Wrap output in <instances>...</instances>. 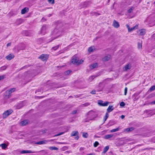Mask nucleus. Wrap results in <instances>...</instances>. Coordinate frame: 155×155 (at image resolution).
I'll list each match as a JSON object with an SVG mask.
<instances>
[{"label": "nucleus", "mask_w": 155, "mask_h": 155, "mask_svg": "<svg viewBox=\"0 0 155 155\" xmlns=\"http://www.w3.org/2000/svg\"><path fill=\"white\" fill-rule=\"evenodd\" d=\"M152 39H155V34H153L152 36Z\"/></svg>", "instance_id": "nucleus-48"}, {"label": "nucleus", "mask_w": 155, "mask_h": 155, "mask_svg": "<svg viewBox=\"0 0 155 155\" xmlns=\"http://www.w3.org/2000/svg\"><path fill=\"white\" fill-rule=\"evenodd\" d=\"M98 104L100 106H107L109 104V102L107 101L103 102V101L101 100L98 101Z\"/></svg>", "instance_id": "nucleus-7"}, {"label": "nucleus", "mask_w": 155, "mask_h": 155, "mask_svg": "<svg viewBox=\"0 0 155 155\" xmlns=\"http://www.w3.org/2000/svg\"><path fill=\"white\" fill-rule=\"evenodd\" d=\"M48 148L51 150H58V148L55 147H49Z\"/></svg>", "instance_id": "nucleus-29"}, {"label": "nucleus", "mask_w": 155, "mask_h": 155, "mask_svg": "<svg viewBox=\"0 0 155 155\" xmlns=\"http://www.w3.org/2000/svg\"><path fill=\"white\" fill-rule=\"evenodd\" d=\"M7 68V66H4L1 67V70H5L6 68Z\"/></svg>", "instance_id": "nucleus-39"}, {"label": "nucleus", "mask_w": 155, "mask_h": 155, "mask_svg": "<svg viewBox=\"0 0 155 155\" xmlns=\"http://www.w3.org/2000/svg\"><path fill=\"white\" fill-rule=\"evenodd\" d=\"M48 58V56L46 54H42L38 58L43 61H46Z\"/></svg>", "instance_id": "nucleus-9"}, {"label": "nucleus", "mask_w": 155, "mask_h": 155, "mask_svg": "<svg viewBox=\"0 0 155 155\" xmlns=\"http://www.w3.org/2000/svg\"><path fill=\"white\" fill-rule=\"evenodd\" d=\"M61 45H58L56 46H54V47H53L51 49L52 50H54V51H55L59 47L61 46Z\"/></svg>", "instance_id": "nucleus-32"}, {"label": "nucleus", "mask_w": 155, "mask_h": 155, "mask_svg": "<svg viewBox=\"0 0 155 155\" xmlns=\"http://www.w3.org/2000/svg\"><path fill=\"white\" fill-rule=\"evenodd\" d=\"M61 30H58L56 28L54 29L53 33V35L54 36L57 35V36L55 38H56L61 35Z\"/></svg>", "instance_id": "nucleus-5"}, {"label": "nucleus", "mask_w": 155, "mask_h": 155, "mask_svg": "<svg viewBox=\"0 0 155 155\" xmlns=\"http://www.w3.org/2000/svg\"><path fill=\"white\" fill-rule=\"evenodd\" d=\"M99 144V143L97 141H96L94 143V147H96Z\"/></svg>", "instance_id": "nucleus-38"}, {"label": "nucleus", "mask_w": 155, "mask_h": 155, "mask_svg": "<svg viewBox=\"0 0 155 155\" xmlns=\"http://www.w3.org/2000/svg\"><path fill=\"white\" fill-rule=\"evenodd\" d=\"M155 90V85L151 86L149 90L150 91H153Z\"/></svg>", "instance_id": "nucleus-34"}, {"label": "nucleus", "mask_w": 155, "mask_h": 155, "mask_svg": "<svg viewBox=\"0 0 155 155\" xmlns=\"http://www.w3.org/2000/svg\"><path fill=\"white\" fill-rule=\"evenodd\" d=\"M91 93L93 94H96V91L95 90H93L91 92Z\"/></svg>", "instance_id": "nucleus-47"}, {"label": "nucleus", "mask_w": 155, "mask_h": 155, "mask_svg": "<svg viewBox=\"0 0 155 155\" xmlns=\"http://www.w3.org/2000/svg\"><path fill=\"white\" fill-rule=\"evenodd\" d=\"M49 141L46 140H42L36 142L35 143L38 145H41L44 144H46Z\"/></svg>", "instance_id": "nucleus-12"}, {"label": "nucleus", "mask_w": 155, "mask_h": 155, "mask_svg": "<svg viewBox=\"0 0 155 155\" xmlns=\"http://www.w3.org/2000/svg\"><path fill=\"white\" fill-rule=\"evenodd\" d=\"M8 145L5 143H3L1 144V146L2 149L6 150L7 148Z\"/></svg>", "instance_id": "nucleus-26"}, {"label": "nucleus", "mask_w": 155, "mask_h": 155, "mask_svg": "<svg viewBox=\"0 0 155 155\" xmlns=\"http://www.w3.org/2000/svg\"><path fill=\"white\" fill-rule=\"evenodd\" d=\"M80 150H83V148H82V147H81V148H80Z\"/></svg>", "instance_id": "nucleus-56"}, {"label": "nucleus", "mask_w": 155, "mask_h": 155, "mask_svg": "<svg viewBox=\"0 0 155 155\" xmlns=\"http://www.w3.org/2000/svg\"><path fill=\"white\" fill-rule=\"evenodd\" d=\"M109 114L108 113H106L105 115V117L104 118V120L105 122L107 120V118L108 117Z\"/></svg>", "instance_id": "nucleus-35"}, {"label": "nucleus", "mask_w": 155, "mask_h": 155, "mask_svg": "<svg viewBox=\"0 0 155 155\" xmlns=\"http://www.w3.org/2000/svg\"><path fill=\"white\" fill-rule=\"evenodd\" d=\"M114 108H113V107L112 105H109L108 107V108L107 109V111L108 112H110L112 111Z\"/></svg>", "instance_id": "nucleus-20"}, {"label": "nucleus", "mask_w": 155, "mask_h": 155, "mask_svg": "<svg viewBox=\"0 0 155 155\" xmlns=\"http://www.w3.org/2000/svg\"><path fill=\"white\" fill-rule=\"evenodd\" d=\"M43 18H42V20H43Z\"/></svg>", "instance_id": "nucleus-62"}, {"label": "nucleus", "mask_w": 155, "mask_h": 155, "mask_svg": "<svg viewBox=\"0 0 155 155\" xmlns=\"http://www.w3.org/2000/svg\"><path fill=\"white\" fill-rule=\"evenodd\" d=\"M132 65L131 63H129L125 65L123 68V70L124 71H127L130 70L132 68Z\"/></svg>", "instance_id": "nucleus-8"}, {"label": "nucleus", "mask_w": 155, "mask_h": 155, "mask_svg": "<svg viewBox=\"0 0 155 155\" xmlns=\"http://www.w3.org/2000/svg\"><path fill=\"white\" fill-rule=\"evenodd\" d=\"M40 152H42L43 153H45L46 152V151L45 150H42L40 151Z\"/></svg>", "instance_id": "nucleus-54"}, {"label": "nucleus", "mask_w": 155, "mask_h": 155, "mask_svg": "<svg viewBox=\"0 0 155 155\" xmlns=\"http://www.w3.org/2000/svg\"><path fill=\"white\" fill-rule=\"evenodd\" d=\"M36 152H37L33 151L31 150H22L21 152V154L25 153H35Z\"/></svg>", "instance_id": "nucleus-13"}, {"label": "nucleus", "mask_w": 155, "mask_h": 155, "mask_svg": "<svg viewBox=\"0 0 155 155\" xmlns=\"http://www.w3.org/2000/svg\"><path fill=\"white\" fill-rule=\"evenodd\" d=\"M97 76H96L93 75L89 77V78L87 79L88 81L89 82H91Z\"/></svg>", "instance_id": "nucleus-21"}, {"label": "nucleus", "mask_w": 155, "mask_h": 155, "mask_svg": "<svg viewBox=\"0 0 155 155\" xmlns=\"http://www.w3.org/2000/svg\"><path fill=\"white\" fill-rule=\"evenodd\" d=\"M153 4H155V1L154 2V3H153Z\"/></svg>", "instance_id": "nucleus-61"}, {"label": "nucleus", "mask_w": 155, "mask_h": 155, "mask_svg": "<svg viewBox=\"0 0 155 155\" xmlns=\"http://www.w3.org/2000/svg\"><path fill=\"white\" fill-rule=\"evenodd\" d=\"M151 104H155V100L154 101H153L151 103Z\"/></svg>", "instance_id": "nucleus-53"}, {"label": "nucleus", "mask_w": 155, "mask_h": 155, "mask_svg": "<svg viewBox=\"0 0 155 155\" xmlns=\"http://www.w3.org/2000/svg\"><path fill=\"white\" fill-rule=\"evenodd\" d=\"M78 61H79L77 59V58L75 57H73L72 58L71 60L72 63L73 64L76 63L77 64H78Z\"/></svg>", "instance_id": "nucleus-15"}, {"label": "nucleus", "mask_w": 155, "mask_h": 155, "mask_svg": "<svg viewBox=\"0 0 155 155\" xmlns=\"http://www.w3.org/2000/svg\"><path fill=\"white\" fill-rule=\"evenodd\" d=\"M138 48V49H141L142 48V41H139L137 43Z\"/></svg>", "instance_id": "nucleus-27"}, {"label": "nucleus", "mask_w": 155, "mask_h": 155, "mask_svg": "<svg viewBox=\"0 0 155 155\" xmlns=\"http://www.w3.org/2000/svg\"><path fill=\"white\" fill-rule=\"evenodd\" d=\"M113 25L115 28H118L120 26L119 23L115 20H114L113 21Z\"/></svg>", "instance_id": "nucleus-14"}, {"label": "nucleus", "mask_w": 155, "mask_h": 155, "mask_svg": "<svg viewBox=\"0 0 155 155\" xmlns=\"http://www.w3.org/2000/svg\"><path fill=\"white\" fill-rule=\"evenodd\" d=\"M78 134V132L77 131H72L71 134V136H77Z\"/></svg>", "instance_id": "nucleus-25"}, {"label": "nucleus", "mask_w": 155, "mask_h": 155, "mask_svg": "<svg viewBox=\"0 0 155 155\" xmlns=\"http://www.w3.org/2000/svg\"><path fill=\"white\" fill-rule=\"evenodd\" d=\"M134 128L133 127H130L129 128H127L124 129V132H130L134 130Z\"/></svg>", "instance_id": "nucleus-16"}, {"label": "nucleus", "mask_w": 155, "mask_h": 155, "mask_svg": "<svg viewBox=\"0 0 155 155\" xmlns=\"http://www.w3.org/2000/svg\"><path fill=\"white\" fill-rule=\"evenodd\" d=\"M110 58V55H108L103 58V60L104 61H106L109 60Z\"/></svg>", "instance_id": "nucleus-19"}, {"label": "nucleus", "mask_w": 155, "mask_h": 155, "mask_svg": "<svg viewBox=\"0 0 155 155\" xmlns=\"http://www.w3.org/2000/svg\"><path fill=\"white\" fill-rule=\"evenodd\" d=\"M54 0H48V2L51 4H54Z\"/></svg>", "instance_id": "nucleus-43"}, {"label": "nucleus", "mask_w": 155, "mask_h": 155, "mask_svg": "<svg viewBox=\"0 0 155 155\" xmlns=\"http://www.w3.org/2000/svg\"><path fill=\"white\" fill-rule=\"evenodd\" d=\"M97 117V114L96 112L92 110L90 111L87 113L86 121L88 122L89 120H94V119Z\"/></svg>", "instance_id": "nucleus-1"}, {"label": "nucleus", "mask_w": 155, "mask_h": 155, "mask_svg": "<svg viewBox=\"0 0 155 155\" xmlns=\"http://www.w3.org/2000/svg\"><path fill=\"white\" fill-rule=\"evenodd\" d=\"M70 46L69 45V46H68L67 47L65 48H64V50H67V49H68L69 48Z\"/></svg>", "instance_id": "nucleus-49"}, {"label": "nucleus", "mask_w": 155, "mask_h": 155, "mask_svg": "<svg viewBox=\"0 0 155 155\" xmlns=\"http://www.w3.org/2000/svg\"><path fill=\"white\" fill-rule=\"evenodd\" d=\"M97 63H95L94 64H91L90 66V68L91 69H93L94 68L97 67Z\"/></svg>", "instance_id": "nucleus-28"}, {"label": "nucleus", "mask_w": 155, "mask_h": 155, "mask_svg": "<svg viewBox=\"0 0 155 155\" xmlns=\"http://www.w3.org/2000/svg\"><path fill=\"white\" fill-rule=\"evenodd\" d=\"M15 57L13 54H10L5 57L8 60H10L12 59L13 58Z\"/></svg>", "instance_id": "nucleus-11"}, {"label": "nucleus", "mask_w": 155, "mask_h": 155, "mask_svg": "<svg viewBox=\"0 0 155 155\" xmlns=\"http://www.w3.org/2000/svg\"><path fill=\"white\" fill-rule=\"evenodd\" d=\"M125 105V103L124 102H122L120 103V105L121 106L124 107Z\"/></svg>", "instance_id": "nucleus-40"}, {"label": "nucleus", "mask_w": 155, "mask_h": 155, "mask_svg": "<svg viewBox=\"0 0 155 155\" xmlns=\"http://www.w3.org/2000/svg\"><path fill=\"white\" fill-rule=\"evenodd\" d=\"M113 136V135L112 134H107L104 136V138L105 139H108L111 138Z\"/></svg>", "instance_id": "nucleus-23"}, {"label": "nucleus", "mask_w": 155, "mask_h": 155, "mask_svg": "<svg viewBox=\"0 0 155 155\" xmlns=\"http://www.w3.org/2000/svg\"><path fill=\"white\" fill-rule=\"evenodd\" d=\"M125 117V116L123 115H122L121 116H120V117L122 119H123Z\"/></svg>", "instance_id": "nucleus-50"}, {"label": "nucleus", "mask_w": 155, "mask_h": 155, "mask_svg": "<svg viewBox=\"0 0 155 155\" xmlns=\"http://www.w3.org/2000/svg\"><path fill=\"white\" fill-rule=\"evenodd\" d=\"M64 132H60V133H59V134H56V135H55V136H59L61 135L62 134H64Z\"/></svg>", "instance_id": "nucleus-41"}, {"label": "nucleus", "mask_w": 155, "mask_h": 155, "mask_svg": "<svg viewBox=\"0 0 155 155\" xmlns=\"http://www.w3.org/2000/svg\"><path fill=\"white\" fill-rule=\"evenodd\" d=\"M90 105V104L88 103H86L84 104H83V105H84V106H87Z\"/></svg>", "instance_id": "nucleus-46"}, {"label": "nucleus", "mask_w": 155, "mask_h": 155, "mask_svg": "<svg viewBox=\"0 0 155 155\" xmlns=\"http://www.w3.org/2000/svg\"><path fill=\"white\" fill-rule=\"evenodd\" d=\"M15 90V88H13L10 89V90L6 91L4 94L5 97V98H8L10 96L11 94L12 93L14 92Z\"/></svg>", "instance_id": "nucleus-2"}, {"label": "nucleus", "mask_w": 155, "mask_h": 155, "mask_svg": "<svg viewBox=\"0 0 155 155\" xmlns=\"http://www.w3.org/2000/svg\"><path fill=\"white\" fill-rule=\"evenodd\" d=\"M77 112V110H74L72 112V114H75Z\"/></svg>", "instance_id": "nucleus-52"}, {"label": "nucleus", "mask_w": 155, "mask_h": 155, "mask_svg": "<svg viewBox=\"0 0 155 155\" xmlns=\"http://www.w3.org/2000/svg\"><path fill=\"white\" fill-rule=\"evenodd\" d=\"M139 35H143L146 33V31L144 29L140 30L139 31Z\"/></svg>", "instance_id": "nucleus-17"}, {"label": "nucleus", "mask_w": 155, "mask_h": 155, "mask_svg": "<svg viewBox=\"0 0 155 155\" xmlns=\"http://www.w3.org/2000/svg\"><path fill=\"white\" fill-rule=\"evenodd\" d=\"M155 21V17H153L152 15H150L146 19V22L150 23Z\"/></svg>", "instance_id": "nucleus-6"}, {"label": "nucleus", "mask_w": 155, "mask_h": 155, "mask_svg": "<svg viewBox=\"0 0 155 155\" xmlns=\"http://www.w3.org/2000/svg\"><path fill=\"white\" fill-rule=\"evenodd\" d=\"M51 14H49V15H48V17H50V16H51Z\"/></svg>", "instance_id": "nucleus-57"}, {"label": "nucleus", "mask_w": 155, "mask_h": 155, "mask_svg": "<svg viewBox=\"0 0 155 155\" xmlns=\"http://www.w3.org/2000/svg\"><path fill=\"white\" fill-rule=\"evenodd\" d=\"M48 27L46 25H43L41 28V30L39 31V33L42 35H44L46 33Z\"/></svg>", "instance_id": "nucleus-3"}, {"label": "nucleus", "mask_w": 155, "mask_h": 155, "mask_svg": "<svg viewBox=\"0 0 155 155\" xmlns=\"http://www.w3.org/2000/svg\"><path fill=\"white\" fill-rule=\"evenodd\" d=\"M84 61V60H81L80 61H79L78 62V64H82Z\"/></svg>", "instance_id": "nucleus-44"}, {"label": "nucleus", "mask_w": 155, "mask_h": 155, "mask_svg": "<svg viewBox=\"0 0 155 155\" xmlns=\"http://www.w3.org/2000/svg\"><path fill=\"white\" fill-rule=\"evenodd\" d=\"M127 88L126 87L124 89V95H126L127 93Z\"/></svg>", "instance_id": "nucleus-42"}, {"label": "nucleus", "mask_w": 155, "mask_h": 155, "mask_svg": "<svg viewBox=\"0 0 155 155\" xmlns=\"http://www.w3.org/2000/svg\"><path fill=\"white\" fill-rule=\"evenodd\" d=\"M71 71L70 70H68L64 72V74L65 75H67L70 74Z\"/></svg>", "instance_id": "nucleus-36"}, {"label": "nucleus", "mask_w": 155, "mask_h": 155, "mask_svg": "<svg viewBox=\"0 0 155 155\" xmlns=\"http://www.w3.org/2000/svg\"><path fill=\"white\" fill-rule=\"evenodd\" d=\"M95 49V47L94 46H92L89 48L88 49V51L89 52H91L94 50Z\"/></svg>", "instance_id": "nucleus-24"}, {"label": "nucleus", "mask_w": 155, "mask_h": 155, "mask_svg": "<svg viewBox=\"0 0 155 155\" xmlns=\"http://www.w3.org/2000/svg\"><path fill=\"white\" fill-rule=\"evenodd\" d=\"M11 43H8L7 45V47H8V46H11Z\"/></svg>", "instance_id": "nucleus-51"}, {"label": "nucleus", "mask_w": 155, "mask_h": 155, "mask_svg": "<svg viewBox=\"0 0 155 155\" xmlns=\"http://www.w3.org/2000/svg\"><path fill=\"white\" fill-rule=\"evenodd\" d=\"M79 138V137L77 135V137H75V139H76V140H78V139Z\"/></svg>", "instance_id": "nucleus-55"}, {"label": "nucleus", "mask_w": 155, "mask_h": 155, "mask_svg": "<svg viewBox=\"0 0 155 155\" xmlns=\"http://www.w3.org/2000/svg\"><path fill=\"white\" fill-rule=\"evenodd\" d=\"M109 148V146H108L105 147L103 151L102 152V153H105L108 150Z\"/></svg>", "instance_id": "nucleus-30"}, {"label": "nucleus", "mask_w": 155, "mask_h": 155, "mask_svg": "<svg viewBox=\"0 0 155 155\" xmlns=\"http://www.w3.org/2000/svg\"><path fill=\"white\" fill-rule=\"evenodd\" d=\"M28 8H27L25 7L21 10V13L22 14H24L26 12H28Z\"/></svg>", "instance_id": "nucleus-22"}, {"label": "nucleus", "mask_w": 155, "mask_h": 155, "mask_svg": "<svg viewBox=\"0 0 155 155\" xmlns=\"http://www.w3.org/2000/svg\"><path fill=\"white\" fill-rule=\"evenodd\" d=\"M5 75H3L2 76H1V80L2 79H4V78H5Z\"/></svg>", "instance_id": "nucleus-45"}, {"label": "nucleus", "mask_w": 155, "mask_h": 155, "mask_svg": "<svg viewBox=\"0 0 155 155\" xmlns=\"http://www.w3.org/2000/svg\"><path fill=\"white\" fill-rule=\"evenodd\" d=\"M28 123V121L27 120H25L21 121L20 123V124L22 126H24Z\"/></svg>", "instance_id": "nucleus-18"}, {"label": "nucleus", "mask_w": 155, "mask_h": 155, "mask_svg": "<svg viewBox=\"0 0 155 155\" xmlns=\"http://www.w3.org/2000/svg\"><path fill=\"white\" fill-rule=\"evenodd\" d=\"M83 137L84 138H87L88 137V134L87 133L83 132Z\"/></svg>", "instance_id": "nucleus-33"}, {"label": "nucleus", "mask_w": 155, "mask_h": 155, "mask_svg": "<svg viewBox=\"0 0 155 155\" xmlns=\"http://www.w3.org/2000/svg\"><path fill=\"white\" fill-rule=\"evenodd\" d=\"M56 36L54 38V39L57 36V35H55ZM54 40V39H52V40Z\"/></svg>", "instance_id": "nucleus-60"}, {"label": "nucleus", "mask_w": 155, "mask_h": 155, "mask_svg": "<svg viewBox=\"0 0 155 155\" xmlns=\"http://www.w3.org/2000/svg\"><path fill=\"white\" fill-rule=\"evenodd\" d=\"M13 112V110L11 109L7 110L5 111L2 114V117L3 118H5L11 114Z\"/></svg>", "instance_id": "nucleus-4"}, {"label": "nucleus", "mask_w": 155, "mask_h": 155, "mask_svg": "<svg viewBox=\"0 0 155 155\" xmlns=\"http://www.w3.org/2000/svg\"><path fill=\"white\" fill-rule=\"evenodd\" d=\"M134 9V8L132 7L130 9H129L128 11V13H130L132 12Z\"/></svg>", "instance_id": "nucleus-37"}, {"label": "nucleus", "mask_w": 155, "mask_h": 155, "mask_svg": "<svg viewBox=\"0 0 155 155\" xmlns=\"http://www.w3.org/2000/svg\"><path fill=\"white\" fill-rule=\"evenodd\" d=\"M97 38H98L97 37L96 38H95L94 39V41L95 40H97Z\"/></svg>", "instance_id": "nucleus-58"}, {"label": "nucleus", "mask_w": 155, "mask_h": 155, "mask_svg": "<svg viewBox=\"0 0 155 155\" xmlns=\"http://www.w3.org/2000/svg\"><path fill=\"white\" fill-rule=\"evenodd\" d=\"M120 129V127H118V128H117L116 129H112V130H110V132H111V133H113V132H117V131H119V129Z\"/></svg>", "instance_id": "nucleus-31"}, {"label": "nucleus", "mask_w": 155, "mask_h": 155, "mask_svg": "<svg viewBox=\"0 0 155 155\" xmlns=\"http://www.w3.org/2000/svg\"><path fill=\"white\" fill-rule=\"evenodd\" d=\"M56 36L54 38V39L57 36V35H55ZM54 40V39H52V40Z\"/></svg>", "instance_id": "nucleus-59"}, {"label": "nucleus", "mask_w": 155, "mask_h": 155, "mask_svg": "<svg viewBox=\"0 0 155 155\" xmlns=\"http://www.w3.org/2000/svg\"><path fill=\"white\" fill-rule=\"evenodd\" d=\"M126 26L127 27L129 32H130L133 30H135V29H137L138 27V25H136L135 26L131 28H130V26L128 25H126Z\"/></svg>", "instance_id": "nucleus-10"}]
</instances>
